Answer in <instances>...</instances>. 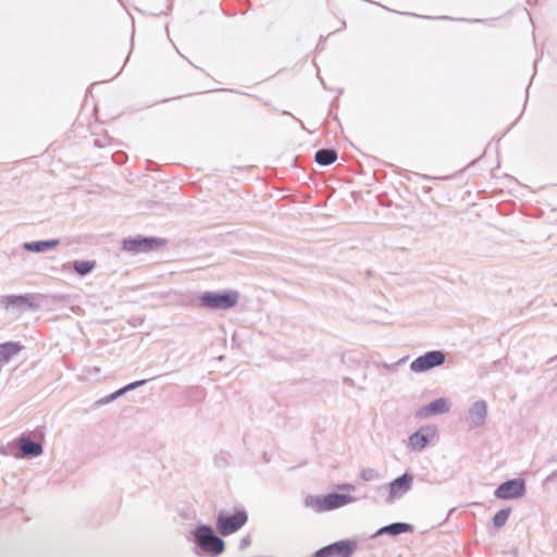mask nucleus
Listing matches in <instances>:
<instances>
[{"instance_id": "1", "label": "nucleus", "mask_w": 557, "mask_h": 557, "mask_svg": "<svg viewBox=\"0 0 557 557\" xmlns=\"http://www.w3.org/2000/svg\"><path fill=\"white\" fill-rule=\"evenodd\" d=\"M354 502V497L345 494H327L324 496L310 495L305 505L315 512L331 511Z\"/></svg>"}, {"instance_id": "2", "label": "nucleus", "mask_w": 557, "mask_h": 557, "mask_svg": "<svg viewBox=\"0 0 557 557\" xmlns=\"http://www.w3.org/2000/svg\"><path fill=\"white\" fill-rule=\"evenodd\" d=\"M194 536L200 548L212 556H218L224 550V542L214 535L213 530L208 525L199 527Z\"/></svg>"}, {"instance_id": "3", "label": "nucleus", "mask_w": 557, "mask_h": 557, "mask_svg": "<svg viewBox=\"0 0 557 557\" xmlns=\"http://www.w3.org/2000/svg\"><path fill=\"white\" fill-rule=\"evenodd\" d=\"M238 293L231 290L225 293H205L201 298V305L209 309L226 310L233 308L238 302Z\"/></svg>"}, {"instance_id": "4", "label": "nucleus", "mask_w": 557, "mask_h": 557, "mask_svg": "<svg viewBox=\"0 0 557 557\" xmlns=\"http://www.w3.org/2000/svg\"><path fill=\"white\" fill-rule=\"evenodd\" d=\"M248 520L247 512L236 511L233 515H219L216 519V529L223 535L227 536L237 532Z\"/></svg>"}, {"instance_id": "5", "label": "nucleus", "mask_w": 557, "mask_h": 557, "mask_svg": "<svg viewBox=\"0 0 557 557\" xmlns=\"http://www.w3.org/2000/svg\"><path fill=\"white\" fill-rule=\"evenodd\" d=\"M164 245V240L154 237H138L132 239H125L123 247L125 250L131 252H147L150 250L158 249Z\"/></svg>"}, {"instance_id": "6", "label": "nucleus", "mask_w": 557, "mask_h": 557, "mask_svg": "<svg viewBox=\"0 0 557 557\" xmlns=\"http://www.w3.org/2000/svg\"><path fill=\"white\" fill-rule=\"evenodd\" d=\"M445 361V355L442 351L434 350L429 351L423 356L416 358L411 364L410 369L413 372H424L434 367L443 364Z\"/></svg>"}, {"instance_id": "7", "label": "nucleus", "mask_w": 557, "mask_h": 557, "mask_svg": "<svg viewBox=\"0 0 557 557\" xmlns=\"http://www.w3.org/2000/svg\"><path fill=\"white\" fill-rule=\"evenodd\" d=\"M436 428L434 425L423 426L413 433L409 440L408 445L412 450H421L423 449L428 443L435 437Z\"/></svg>"}, {"instance_id": "8", "label": "nucleus", "mask_w": 557, "mask_h": 557, "mask_svg": "<svg viewBox=\"0 0 557 557\" xmlns=\"http://www.w3.org/2000/svg\"><path fill=\"white\" fill-rule=\"evenodd\" d=\"M524 493L522 480H510L503 483L495 492L496 497L502 499L516 498Z\"/></svg>"}, {"instance_id": "9", "label": "nucleus", "mask_w": 557, "mask_h": 557, "mask_svg": "<svg viewBox=\"0 0 557 557\" xmlns=\"http://www.w3.org/2000/svg\"><path fill=\"white\" fill-rule=\"evenodd\" d=\"M449 408L450 406L446 398H438L417 410L416 417L419 419H425L434 414L448 412Z\"/></svg>"}, {"instance_id": "10", "label": "nucleus", "mask_w": 557, "mask_h": 557, "mask_svg": "<svg viewBox=\"0 0 557 557\" xmlns=\"http://www.w3.org/2000/svg\"><path fill=\"white\" fill-rule=\"evenodd\" d=\"M352 552V546L349 542H337L320 549L314 557H349Z\"/></svg>"}, {"instance_id": "11", "label": "nucleus", "mask_w": 557, "mask_h": 557, "mask_svg": "<svg viewBox=\"0 0 557 557\" xmlns=\"http://www.w3.org/2000/svg\"><path fill=\"white\" fill-rule=\"evenodd\" d=\"M487 414V406L484 401H476L472 405L468 413V424L470 428H478L485 421Z\"/></svg>"}, {"instance_id": "12", "label": "nucleus", "mask_w": 557, "mask_h": 557, "mask_svg": "<svg viewBox=\"0 0 557 557\" xmlns=\"http://www.w3.org/2000/svg\"><path fill=\"white\" fill-rule=\"evenodd\" d=\"M412 483V476L404 474L389 484V499L393 500L403 496L409 491Z\"/></svg>"}, {"instance_id": "13", "label": "nucleus", "mask_w": 557, "mask_h": 557, "mask_svg": "<svg viewBox=\"0 0 557 557\" xmlns=\"http://www.w3.org/2000/svg\"><path fill=\"white\" fill-rule=\"evenodd\" d=\"M18 445L23 457L39 456L42 454L41 444L32 442L25 436L18 438Z\"/></svg>"}, {"instance_id": "14", "label": "nucleus", "mask_w": 557, "mask_h": 557, "mask_svg": "<svg viewBox=\"0 0 557 557\" xmlns=\"http://www.w3.org/2000/svg\"><path fill=\"white\" fill-rule=\"evenodd\" d=\"M2 304L4 308L8 310L10 308L18 307V308H30L34 306L32 298L28 296H7L2 299Z\"/></svg>"}, {"instance_id": "15", "label": "nucleus", "mask_w": 557, "mask_h": 557, "mask_svg": "<svg viewBox=\"0 0 557 557\" xmlns=\"http://www.w3.org/2000/svg\"><path fill=\"white\" fill-rule=\"evenodd\" d=\"M22 346L17 343L8 342L0 344V362H5L13 356L17 355Z\"/></svg>"}, {"instance_id": "16", "label": "nucleus", "mask_w": 557, "mask_h": 557, "mask_svg": "<svg viewBox=\"0 0 557 557\" xmlns=\"http://www.w3.org/2000/svg\"><path fill=\"white\" fill-rule=\"evenodd\" d=\"M336 158V151L331 149H321L315 153V161L321 165H330L335 162Z\"/></svg>"}, {"instance_id": "17", "label": "nucleus", "mask_w": 557, "mask_h": 557, "mask_svg": "<svg viewBox=\"0 0 557 557\" xmlns=\"http://www.w3.org/2000/svg\"><path fill=\"white\" fill-rule=\"evenodd\" d=\"M59 244V240L58 239H54V240H46V242H35V243H30V244H26L25 245V248L27 250H30V251H37V252H40V251H45L49 248H53L55 247L57 245Z\"/></svg>"}, {"instance_id": "18", "label": "nucleus", "mask_w": 557, "mask_h": 557, "mask_svg": "<svg viewBox=\"0 0 557 557\" xmlns=\"http://www.w3.org/2000/svg\"><path fill=\"white\" fill-rule=\"evenodd\" d=\"M95 265H96L95 261H89V260H87V261L77 260V261L73 262V269L79 275H85V274L89 273L95 268Z\"/></svg>"}, {"instance_id": "19", "label": "nucleus", "mask_w": 557, "mask_h": 557, "mask_svg": "<svg viewBox=\"0 0 557 557\" xmlns=\"http://www.w3.org/2000/svg\"><path fill=\"white\" fill-rule=\"evenodd\" d=\"M409 530L410 525L407 523H393L382 529V532H386L391 535H397L400 533L408 532Z\"/></svg>"}, {"instance_id": "20", "label": "nucleus", "mask_w": 557, "mask_h": 557, "mask_svg": "<svg viewBox=\"0 0 557 557\" xmlns=\"http://www.w3.org/2000/svg\"><path fill=\"white\" fill-rule=\"evenodd\" d=\"M509 513H510V510H509V509H507V510H505V509L499 510V511L494 516V518H493L494 525H495L496 528H500V527H503V525L506 523V521H507V519H508V517H509Z\"/></svg>"}, {"instance_id": "21", "label": "nucleus", "mask_w": 557, "mask_h": 557, "mask_svg": "<svg viewBox=\"0 0 557 557\" xmlns=\"http://www.w3.org/2000/svg\"><path fill=\"white\" fill-rule=\"evenodd\" d=\"M144 383H145V381H138V382L131 383V384H129V385H127L125 388H123V389L119 391L116 394H117V395H121V394H123V393H124V391L135 388V387H137V386H139V385H141V384H144Z\"/></svg>"}, {"instance_id": "22", "label": "nucleus", "mask_w": 557, "mask_h": 557, "mask_svg": "<svg viewBox=\"0 0 557 557\" xmlns=\"http://www.w3.org/2000/svg\"><path fill=\"white\" fill-rule=\"evenodd\" d=\"M342 488H345L347 491H354L355 490V487L352 485H350V484H345V485L342 486Z\"/></svg>"}]
</instances>
